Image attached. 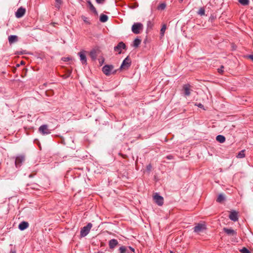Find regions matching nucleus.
<instances>
[{"label": "nucleus", "mask_w": 253, "mask_h": 253, "mask_svg": "<svg viewBox=\"0 0 253 253\" xmlns=\"http://www.w3.org/2000/svg\"><path fill=\"white\" fill-rule=\"evenodd\" d=\"M131 60L128 57V56L126 57L123 61V63L120 67V69L122 70L128 69L131 65Z\"/></svg>", "instance_id": "423d86ee"}, {"label": "nucleus", "mask_w": 253, "mask_h": 253, "mask_svg": "<svg viewBox=\"0 0 253 253\" xmlns=\"http://www.w3.org/2000/svg\"><path fill=\"white\" fill-rule=\"evenodd\" d=\"M96 2L98 4H102L104 2L105 0H95Z\"/></svg>", "instance_id": "c9c22d12"}, {"label": "nucleus", "mask_w": 253, "mask_h": 253, "mask_svg": "<svg viewBox=\"0 0 253 253\" xmlns=\"http://www.w3.org/2000/svg\"><path fill=\"white\" fill-rule=\"evenodd\" d=\"M153 199L155 202L158 204V193H155L153 196Z\"/></svg>", "instance_id": "c85d7f7f"}, {"label": "nucleus", "mask_w": 253, "mask_h": 253, "mask_svg": "<svg viewBox=\"0 0 253 253\" xmlns=\"http://www.w3.org/2000/svg\"><path fill=\"white\" fill-rule=\"evenodd\" d=\"M99 63L101 65L104 61V59L103 58L102 59H99Z\"/></svg>", "instance_id": "4c0bfd02"}, {"label": "nucleus", "mask_w": 253, "mask_h": 253, "mask_svg": "<svg viewBox=\"0 0 253 253\" xmlns=\"http://www.w3.org/2000/svg\"><path fill=\"white\" fill-rule=\"evenodd\" d=\"M69 75H68V76L65 75V76H64V78H67V77H69Z\"/></svg>", "instance_id": "79ce46f5"}, {"label": "nucleus", "mask_w": 253, "mask_h": 253, "mask_svg": "<svg viewBox=\"0 0 253 253\" xmlns=\"http://www.w3.org/2000/svg\"><path fill=\"white\" fill-rule=\"evenodd\" d=\"M142 29L143 25L140 23H134L131 27L132 32L135 34H139Z\"/></svg>", "instance_id": "7ed1b4c3"}, {"label": "nucleus", "mask_w": 253, "mask_h": 253, "mask_svg": "<svg viewBox=\"0 0 253 253\" xmlns=\"http://www.w3.org/2000/svg\"><path fill=\"white\" fill-rule=\"evenodd\" d=\"M118 244V241L115 239H111L109 242V248L111 249H113Z\"/></svg>", "instance_id": "dca6fc26"}, {"label": "nucleus", "mask_w": 253, "mask_h": 253, "mask_svg": "<svg viewBox=\"0 0 253 253\" xmlns=\"http://www.w3.org/2000/svg\"><path fill=\"white\" fill-rule=\"evenodd\" d=\"M206 229V225L204 223H198L194 228V231L199 233Z\"/></svg>", "instance_id": "0eeeda50"}, {"label": "nucleus", "mask_w": 253, "mask_h": 253, "mask_svg": "<svg viewBox=\"0 0 253 253\" xmlns=\"http://www.w3.org/2000/svg\"><path fill=\"white\" fill-rule=\"evenodd\" d=\"M87 2L88 4L89 8L90 9V10H91L95 15H97L98 14L96 8H95V7L92 4V3L89 0H87Z\"/></svg>", "instance_id": "a211bd4d"}, {"label": "nucleus", "mask_w": 253, "mask_h": 253, "mask_svg": "<svg viewBox=\"0 0 253 253\" xmlns=\"http://www.w3.org/2000/svg\"><path fill=\"white\" fill-rule=\"evenodd\" d=\"M39 131L43 135L48 134L50 133V130L48 128L47 125H43L39 128Z\"/></svg>", "instance_id": "6e6552de"}, {"label": "nucleus", "mask_w": 253, "mask_h": 253, "mask_svg": "<svg viewBox=\"0 0 253 253\" xmlns=\"http://www.w3.org/2000/svg\"><path fill=\"white\" fill-rule=\"evenodd\" d=\"M238 1L243 5H247L249 4V0H239Z\"/></svg>", "instance_id": "a878e982"}, {"label": "nucleus", "mask_w": 253, "mask_h": 253, "mask_svg": "<svg viewBox=\"0 0 253 253\" xmlns=\"http://www.w3.org/2000/svg\"><path fill=\"white\" fill-rule=\"evenodd\" d=\"M26 12V9L22 7H20L18 9L15 13V16L17 18H21L24 16Z\"/></svg>", "instance_id": "f8f14e48"}, {"label": "nucleus", "mask_w": 253, "mask_h": 253, "mask_svg": "<svg viewBox=\"0 0 253 253\" xmlns=\"http://www.w3.org/2000/svg\"><path fill=\"white\" fill-rule=\"evenodd\" d=\"M25 157L24 155H19L15 158V165L16 168L21 167L23 162H24Z\"/></svg>", "instance_id": "39448f33"}, {"label": "nucleus", "mask_w": 253, "mask_h": 253, "mask_svg": "<svg viewBox=\"0 0 253 253\" xmlns=\"http://www.w3.org/2000/svg\"><path fill=\"white\" fill-rule=\"evenodd\" d=\"M114 70V66L112 65H106L102 68V72L106 76H109L111 74H114L116 72V70Z\"/></svg>", "instance_id": "f257e3e1"}, {"label": "nucleus", "mask_w": 253, "mask_h": 253, "mask_svg": "<svg viewBox=\"0 0 253 253\" xmlns=\"http://www.w3.org/2000/svg\"><path fill=\"white\" fill-rule=\"evenodd\" d=\"M86 51L85 50L81 51L78 53V55L80 57V60L83 64L86 65L87 64V60L85 55Z\"/></svg>", "instance_id": "1a4fd4ad"}, {"label": "nucleus", "mask_w": 253, "mask_h": 253, "mask_svg": "<svg viewBox=\"0 0 253 253\" xmlns=\"http://www.w3.org/2000/svg\"><path fill=\"white\" fill-rule=\"evenodd\" d=\"M167 29V25L166 24H164L161 29L160 32L162 37L164 36L166 30Z\"/></svg>", "instance_id": "5701e85b"}, {"label": "nucleus", "mask_w": 253, "mask_h": 253, "mask_svg": "<svg viewBox=\"0 0 253 253\" xmlns=\"http://www.w3.org/2000/svg\"><path fill=\"white\" fill-rule=\"evenodd\" d=\"M216 140L220 143H223L225 141V137L223 135H218L216 137Z\"/></svg>", "instance_id": "6ab92c4d"}, {"label": "nucleus", "mask_w": 253, "mask_h": 253, "mask_svg": "<svg viewBox=\"0 0 253 253\" xmlns=\"http://www.w3.org/2000/svg\"><path fill=\"white\" fill-rule=\"evenodd\" d=\"M29 226V223L26 221H22L21 222L18 226V228L21 230H24L27 228Z\"/></svg>", "instance_id": "f3484780"}, {"label": "nucleus", "mask_w": 253, "mask_h": 253, "mask_svg": "<svg viewBox=\"0 0 253 253\" xmlns=\"http://www.w3.org/2000/svg\"><path fill=\"white\" fill-rule=\"evenodd\" d=\"M248 57L253 62V55H250Z\"/></svg>", "instance_id": "58836bf2"}, {"label": "nucleus", "mask_w": 253, "mask_h": 253, "mask_svg": "<svg viewBox=\"0 0 253 253\" xmlns=\"http://www.w3.org/2000/svg\"><path fill=\"white\" fill-rule=\"evenodd\" d=\"M190 87L191 85L188 84L183 85V90L184 91V94L185 96H188L190 95Z\"/></svg>", "instance_id": "ddd939ff"}, {"label": "nucleus", "mask_w": 253, "mask_h": 253, "mask_svg": "<svg viewBox=\"0 0 253 253\" xmlns=\"http://www.w3.org/2000/svg\"><path fill=\"white\" fill-rule=\"evenodd\" d=\"M198 107H200V108H202V107H203V105L202 104L200 103V104H199L198 105Z\"/></svg>", "instance_id": "ea45409f"}, {"label": "nucleus", "mask_w": 253, "mask_h": 253, "mask_svg": "<svg viewBox=\"0 0 253 253\" xmlns=\"http://www.w3.org/2000/svg\"><path fill=\"white\" fill-rule=\"evenodd\" d=\"M181 1H182L183 0H181Z\"/></svg>", "instance_id": "a18cd8bd"}, {"label": "nucleus", "mask_w": 253, "mask_h": 253, "mask_svg": "<svg viewBox=\"0 0 253 253\" xmlns=\"http://www.w3.org/2000/svg\"><path fill=\"white\" fill-rule=\"evenodd\" d=\"M10 253H16V250L15 247L11 249Z\"/></svg>", "instance_id": "e433bc0d"}, {"label": "nucleus", "mask_w": 253, "mask_h": 253, "mask_svg": "<svg viewBox=\"0 0 253 253\" xmlns=\"http://www.w3.org/2000/svg\"><path fill=\"white\" fill-rule=\"evenodd\" d=\"M150 168H151V166H150V165H149V166H148L147 167V169H149Z\"/></svg>", "instance_id": "a19ab883"}, {"label": "nucleus", "mask_w": 253, "mask_h": 253, "mask_svg": "<svg viewBox=\"0 0 253 253\" xmlns=\"http://www.w3.org/2000/svg\"><path fill=\"white\" fill-rule=\"evenodd\" d=\"M164 203V199L163 197L159 195V206L163 205Z\"/></svg>", "instance_id": "473e14b6"}, {"label": "nucleus", "mask_w": 253, "mask_h": 253, "mask_svg": "<svg viewBox=\"0 0 253 253\" xmlns=\"http://www.w3.org/2000/svg\"><path fill=\"white\" fill-rule=\"evenodd\" d=\"M108 19V17L105 14H102L100 16V21L101 22L104 23L106 22Z\"/></svg>", "instance_id": "aec40b11"}, {"label": "nucleus", "mask_w": 253, "mask_h": 253, "mask_svg": "<svg viewBox=\"0 0 253 253\" xmlns=\"http://www.w3.org/2000/svg\"><path fill=\"white\" fill-rule=\"evenodd\" d=\"M100 53V50L98 47H95L89 52V56L92 60L94 61L96 59L97 56Z\"/></svg>", "instance_id": "20e7f679"}, {"label": "nucleus", "mask_w": 253, "mask_h": 253, "mask_svg": "<svg viewBox=\"0 0 253 253\" xmlns=\"http://www.w3.org/2000/svg\"><path fill=\"white\" fill-rule=\"evenodd\" d=\"M82 19L83 20V21H84L85 23H87V24H90V22H89L88 21V20H87V17H86L85 16H82Z\"/></svg>", "instance_id": "2f4dec72"}, {"label": "nucleus", "mask_w": 253, "mask_h": 253, "mask_svg": "<svg viewBox=\"0 0 253 253\" xmlns=\"http://www.w3.org/2000/svg\"><path fill=\"white\" fill-rule=\"evenodd\" d=\"M223 230L229 236H237L236 231L232 229L227 228L225 227L223 229Z\"/></svg>", "instance_id": "4468645a"}, {"label": "nucleus", "mask_w": 253, "mask_h": 253, "mask_svg": "<svg viewBox=\"0 0 253 253\" xmlns=\"http://www.w3.org/2000/svg\"><path fill=\"white\" fill-rule=\"evenodd\" d=\"M8 40L9 44H11L18 42V37L16 35H11L8 37Z\"/></svg>", "instance_id": "2eb2a0df"}, {"label": "nucleus", "mask_w": 253, "mask_h": 253, "mask_svg": "<svg viewBox=\"0 0 253 253\" xmlns=\"http://www.w3.org/2000/svg\"><path fill=\"white\" fill-rule=\"evenodd\" d=\"M21 64H23V61H21Z\"/></svg>", "instance_id": "c03bdc74"}, {"label": "nucleus", "mask_w": 253, "mask_h": 253, "mask_svg": "<svg viewBox=\"0 0 253 253\" xmlns=\"http://www.w3.org/2000/svg\"><path fill=\"white\" fill-rule=\"evenodd\" d=\"M150 23H151L150 21H148V25H149V24H150Z\"/></svg>", "instance_id": "37998d69"}, {"label": "nucleus", "mask_w": 253, "mask_h": 253, "mask_svg": "<svg viewBox=\"0 0 253 253\" xmlns=\"http://www.w3.org/2000/svg\"><path fill=\"white\" fill-rule=\"evenodd\" d=\"M245 150H243L239 152V153L238 154L237 157L238 158H243L245 157Z\"/></svg>", "instance_id": "393cba45"}, {"label": "nucleus", "mask_w": 253, "mask_h": 253, "mask_svg": "<svg viewBox=\"0 0 253 253\" xmlns=\"http://www.w3.org/2000/svg\"><path fill=\"white\" fill-rule=\"evenodd\" d=\"M126 249L125 246H122L120 248L119 251L120 253H125L126 252Z\"/></svg>", "instance_id": "7c9ffc66"}, {"label": "nucleus", "mask_w": 253, "mask_h": 253, "mask_svg": "<svg viewBox=\"0 0 253 253\" xmlns=\"http://www.w3.org/2000/svg\"><path fill=\"white\" fill-rule=\"evenodd\" d=\"M240 251L242 253H251V252L245 247L240 250Z\"/></svg>", "instance_id": "c756f323"}, {"label": "nucleus", "mask_w": 253, "mask_h": 253, "mask_svg": "<svg viewBox=\"0 0 253 253\" xmlns=\"http://www.w3.org/2000/svg\"><path fill=\"white\" fill-rule=\"evenodd\" d=\"M229 218L232 221L235 222L238 220V213L236 211H230Z\"/></svg>", "instance_id": "9b49d317"}, {"label": "nucleus", "mask_w": 253, "mask_h": 253, "mask_svg": "<svg viewBox=\"0 0 253 253\" xmlns=\"http://www.w3.org/2000/svg\"><path fill=\"white\" fill-rule=\"evenodd\" d=\"M92 227V224L91 223H88L86 226L82 228L80 232V236L81 237H84L86 236L89 233Z\"/></svg>", "instance_id": "f03ea898"}, {"label": "nucleus", "mask_w": 253, "mask_h": 253, "mask_svg": "<svg viewBox=\"0 0 253 253\" xmlns=\"http://www.w3.org/2000/svg\"><path fill=\"white\" fill-rule=\"evenodd\" d=\"M166 7V4L165 3H162L159 4V9L162 10L164 9Z\"/></svg>", "instance_id": "72a5a7b5"}, {"label": "nucleus", "mask_w": 253, "mask_h": 253, "mask_svg": "<svg viewBox=\"0 0 253 253\" xmlns=\"http://www.w3.org/2000/svg\"><path fill=\"white\" fill-rule=\"evenodd\" d=\"M126 46L125 44L121 42L118 45L114 47V51L118 52L119 54L121 53L122 49H125Z\"/></svg>", "instance_id": "9d476101"}, {"label": "nucleus", "mask_w": 253, "mask_h": 253, "mask_svg": "<svg viewBox=\"0 0 253 253\" xmlns=\"http://www.w3.org/2000/svg\"><path fill=\"white\" fill-rule=\"evenodd\" d=\"M62 3V0H55V7L59 10Z\"/></svg>", "instance_id": "4be33fe9"}, {"label": "nucleus", "mask_w": 253, "mask_h": 253, "mask_svg": "<svg viewBox=\"0 0 253 253\" xmlns=\"http://www.w3.org/2000/svg\"><path fill=\"white\" fill-rule=\"evenodd\" d=\"M223 68H224V66L222 65L220 67V68L218 69V73H219L220 74L222 73L223 72Z\"/></svg>", "instance_id": "f704fd0d"}, {"label": "nucleus", "mask_w": 253, "mask_h": 253, "mask_svg": "<svg viewBox=\"0 0 253 253\" xmlns=\"http://www.w3.org/2000/svg\"><path fill=\"white\" fill-rule=\"evenodd\" d=\"M225 200L224 195L222 194H220L216 199V201L218 203H221Z\"/></svg>", "instance_id": "412c9836"}, {"label": "nucleus", "mask_w": 253, "mask_h": 253, "mask_svg": "<svg viewBox=\"0 0 253 253\" xmlns=\"http://www.w3.org/2000/svg\"><path fill=\"white\" fill-rule=\"evenodd\" d=\"M141 43V40L139 39H135L133 41V46L137 47Z\"/></svg>", "instance_id": "b1692460"}, {"label": "nucleus", "mask_w": 253, "mask_h": 253, "mask_svg": "<svg viewBox=\"0 0 253 253\" xmlns=\"http://www.w3.org/2000/svg\"><path fill=\"white\" fill-rule=\"evenodd\" d=\"M198 14L201 16L204 15L205 14V10L204 7H201L198 12Z\"/></svg>", "instance_id": "bb28decb"}, {"label": "nucleus", "mask_w": 253, "mask_h": 253, "mask_svg": "<svg viewBox=\"0 0 253 253\" xmlns=\"http://www.w3.org/2000/svg\"><path fill=\"white\" fill-rule=\"evenodd\" d=\"M158 9V5L157 3V2H155V3H153L152 6V11H156Z\"/></svg>", "instance_id": "cd10ccee"}]
</instances>
